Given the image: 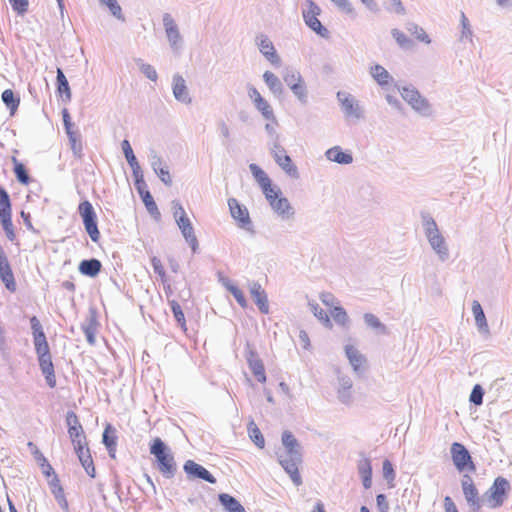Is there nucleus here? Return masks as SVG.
<instances>
[{"mask_svg":"<svg viewBox=\"0 0 512 512\" xmlns=\"http://www.w3.org/2000/svg\"><path fill=\"white\" fill-rule=\"evenodd\" d=\"M141 199H142L143 203L145 204L147 211L155 218H159L160 212L158 210V207H157L151 193L145 192L143 197H141Z\"/></svg>","mask_w":512,"mask_h":512,"instance_id":"49","label":"nucleus"},{"mask_svg":"<svg viewBox=\"0 0 512 512\" xmlns=\"http://www.w3.org/2000/svg\"><path fill=\"white\" fill-rule=\"evenodd\" d=\"M1 98L3 103L10 110L11 115H13L19 106V97H16L11 89H6L2 92Z\"/></svg>","mask_w":512,"mask_h":512,"instance_id":"35","label":"nucleus"},{"mask_svg":"<svg viewBox=\"0 0 512 512\" xmlns=\"http://www.w3.org/2000/svg\"><path fill=\"white\" fill-rule=\"evenodd\" d=\"M461 485L468 505L474 512H478L481 508V501L472 478L469 475H464L461 480Z\"/></svg>","mask_w":512,"mask_h":512,"instance_id":"15","label":"nucleus"},{"mask_svg":"<svg viewBox=\"0 0 512 512\" xmlns=\"http://www.w3.org/2000/svg\"><path fill=\"white\" fill-rule=\"evenodd\" d=\"M421 219L424 234L431 249L441 262H446L450 258L449 247L436 221L428 213H422Z\"/></svg>","mask_w":512,"mask_h":512,"instance_id":"2","label":"nucleus"},{"mask_svg":"<svg viewBox=\"0 0 512 512\" xmlns=\"http://www.w3.org/2000/svg\"><path fill=\"white\" fill-rule=\"evenodd\" d=\"M450 452L453 464L458 471H475V465L472 461L471 455L463 444L458 442L452 443Z\"/></svg>","mask_w":512,"mask_h":512,"instance_id":"10","label":"nucleus"},{"mask_svg":"<svg viewBox=\"0 0 512 512\" xmlns=\"http://www.w3.org/2000/svg\"><path fill=\"white\" fill-rule=\"evenodd\" d=\"M82 330L85 334L87 342L93 345L96 341L95 334L97 331V323L95 319L91 317L86 323L82 324Z\"/></svg>","mask_w":512,"mask_h":512,"instance_id":"40","label":"nucleus"},{"mask_svg":"<svg viewBox=\"0 0 512 512\" xmlns=\"http://www.w3.org/2000/svg\"><path fill=\"white\" fill-rule=\"evenodd\" d=\"M14 173L16 175L17 180L20 183L25 184V185H27L29 183L30 177L28 175V172H27L25 166L22 163H15Z\"/></svg>","mask_w":512,"mask_h":512,"instance_id":"54","label":"nucleus"},{"mask_svg":"<svg viewBox=\"0 0 512 512\" xmlns=\"http://www.w3.org/2000/svg\"><path fill=\"white\" fill-rule=\"evenodd\" d=\"M283 450L277 451L279 464L290 476L295 486L302 484V478L299 473V465L302 463L301 447L298 440L290 431L282 433Z\"/></svg>","mask_w":512,"mask_h":512,"instance_id":"1","label":"nucleus"},{"mask_svg":"<svg viewBox=\"0 0 512 512\" xmlns=\"http://www.w3.org/2000/svg\"><path fill=\"white\" fill-rule=\"evenodd\" d=\"M135 63L139 70L151 81H156L158 79V74L155 70V68L145 63L141 58H136Z\"/></svg>","mask_w":512,"mask_h":512,"instance_id":"42","label":"nucleus"},{"mask_svg":"<svg viewBox=\"0 0 512 512\" xmlns=\"http://www.w3.org/2000/svg\"><path fill=\"white\" fill-rule=\"evenodd\" d=\"M12 212L11 201L7 191L0 187V214Z\"/></svg>","mask_w":512,"mask_h":512,"instance_id":"53","label":"nucleus"},{"mask_svg":"<svg viewBox=\"0 0 512 512\" xmlns=\"http://www.w3.org/2000/svg\"><path fill=\"white\" fill-rule=\"evenodd\" d=\"M321 13L320 7L312 0H307V8L303 10L302 15L305 24L313 30L317 35L328 38L329 31L326 27L322 25L320 20L318 19L319 14Z\"/></svg>","mask_w":512,"mask_h":512,"instance_id":"8","label":"nucleus"},{"mask_svg":"<svg viewBox=\"0 0 512 512\" xmlns=\"http://www.w3.org/2000/svg\"><path fill=\"white\" fill-rule=\"evenodd\" d=\"M0 278L9 291H15L16 283L14 275L5 253L0 254Z\"/></svg>","mask_w":512,"mask_h":512,"instance_id":"22","label":"nucleus"},{"mask_svg":"<svg viewBox=\"0 0 512 512\" xmlns=\"http://www.w3.org/2000/svg\"><path fill=\"white\" fill-rule=\"evenodd\" d=\"M149 161H150L151 168L153 169L154 172H156L157 170H159L161 168L166 167L164 165V161H163L162 157L160 155H158V153L154 150H151L149 153Z\"/></svg>","mask_w":512,"mask_h":512,"instance_id":"59","label":"nucleus"},{"mask_svg":"<svg viewBox=\"0 0 512 512\" xmlns=\"http://www.w3.org/2000/svg\"><path fill=\"white\" fill-rule=\"evenodd\" d=\"M263 80L273 95H275L276 97H280L283 95V84L273 72L265 71L263 74Z\"/></svg>","mask_w":512,"mask_h":512,"instance_id":"29","label":"nucleus"},{"mask_svg":"<svg viewBox=\"0 0 512 512\" xmlns=\"http://www.w3.org/2000/svg\"><path fill=\"white\" fill-rule=\"evenodd\" d=\"M0 221L7 238L13 241L15 239V233L12 223V212L0 214Z\"/></svg>","mask_w":512,"mask_h":512,"instance_id":"39","label":"nucleus"},{"mask_svg":"<svg viewBox=\"0 0 512 512\" xmlns=\"http://www.w3.org/2000/svg\"><path fill=\"white\" fill-rule=\"evenodd\" d=\"M250 294L254 299L255 304L257 305L258 309L263 314L269 313V303H268V297L265 292V290L262 288L261 284L253 281L250 286Z\"/></svg>","mask_w":512,"mask_h":512,"instance_id":"18","label":"nucleus"},{"mask_svg":"<svg viewBox=\"0 0 512 512\" xmlns=\"http://www.w3.org/2000/svg\"><path fill=\"white\" fill-rule=\"evenodd\" d=\"M57 501V503L59 504V506L64 510V511H68L69 510V504H68V501L65 497V493H64V489L63 488H57L56 490H54V492L52 493Z\"/></svg>","mask_w":512,"mask_h":512,"instance_id":"60","label":"nucleus"},{"mask_svg":"<svg viewBox=\"0 0 512 512\" xmlns=\"http://www.w3.org/2000/svg\"><path fill=\"white\" fill-rule=\"evenodd\" d=\"M116 435L115 429L112 428L110 424H108L103 432L102 442L105 447L116 446Z\"/></svg>","mask_w":512,"mask_h":512,"instance_id":"52","label":"nucleus"},{"mask_svg":"<svg viewBox=\"0 0 512 512\" xmlns=\"http://www.w3.org/2000/svg\"><path fill=\"white\" fill-rule=\"evenodd\" d=\"M402 98L422 116L428 117L432 115V107L428 100L424 98L420 92L413 86H403L398 88Z\"/></svg>","mask_w":512,"mask_h":512,"instance_id":"5","label":"nucleus"},{"mask_svg":"<svg viewBox=\"0 0 512 512\" xmlns=\"http://www.w3.org/2000/svg\"><path fill=\"white\" fill-rule=\"evenodd\" d=\"M228 206L232 218L237 221L238 226L246 231L253 232L252 221L248 209L241 205L235 198L228 199Z\"/></svg>","mask_w":512,"mask_h":512,"instance_id":"11","label":"nucleus"},{"mask_svg":"<svg viewBox=\"0 0 512 512\" xmlns=\"http://www.w3.org/2000/svg\"><path fill=\"white\" fill-rule=\"evenodd\" d=\"M484 390L481 385L476 384L470 394L469 401L474 405H481L483 403Z\"/></svg>","mask_w":512,"mask_h":512,"instance_id":"57","label":"nucleus"},{"mask_svg":"<svg viewBox=\"0 0 512 512\" xmlns=\"http://www.w3.org/2000/svg\"><path fill=\"white\" fill-rule=\"evenodd\" d=\"M78 212L82 218L85 231L93 242H98L100 232L97 224V215L92 204L88 200L82 201L78 206Z\"/></svg>","mask_w":512,"mask_h":512,"instance_id":"6","label":"nucleus"},{"mask_svg":"<svg viewBox=\"0 0 512 512\" xmlns=\"http://www.w3.org/2000/svg\"><path fill=\"white\" fill-rule=\"evenodd\" d=\"M290 90L302 105H306L308 103V90L305 82L293 85L290 87Z\"/></svg>","mask_w":512,"mask_h":512,"instance_id":"46","label":"nucleus"},{"mask_svg":"<svg viewBox=\"0 0 512 512\" xmlns=\"http://www.w3.org/2000/svg\"><path fill=\"white\" fill-rule=\"evenodd\" d=\"M162 20L170 47L173 50H178L182 45V36L178 25L170 13H164Z\"/></svg>","mask_w":512,"mask_h":512,"instance_id":"13","label":"nucleus"},{"mask_svg":"<svg viewBox=\"0 0 512 512\" xmlns=\"http://www.w3.org/2000/svg\"><path fill=\"white\" fill-rule=\"evenodd\" d=\"M309 307L314 316L326 327L332 326L328 314L316 302H309Z\"/></svg>","mask_w":512,"mask_h":512,"instance_id":"44","label":"nucleus"},{"mask_svg":"<svg viewBox=\"0 0 512 512\" xmlns=\"http://www.w3.org/2000/svg\"><path fill=\"white\" fill-rule=\"evenodd\" d=\"M336 97L347 119L359 120L364 117V110L353 95L344 91H338Z\"/></svg>","mask_w":512,"mask_h":512,"instance_id":"9","label":"nucleus"},{"mask_svg":"<svg viewBox=\"0 0 512 512\" xmlns=\"http://www.w3.org/2000/svg\"><path fill=\"white\" fill-rule=\"evenodd\" d=\"M331 315L334 321L339 325H345L348 322V315L340 306H335L331 311Z\"/></svg>","mask_w":512,"mask_h":512,"instance_id":"55","label":"nucleus"},{"mask_svg":"<svg viewBox=\"0 0 512 512\" xmlns=\"http://www.w3.org/2000/svg\"><path fill=\"white\" fill-rule=\"evenodd\" d=\"M57 82V92L62 97L64 102H69L71 100V90L66 76L64 75L62 69L57 68L56 75Z\"/></svg>","mask_w":512,"mask_h":512,"instance_id":"32","label":"nucleus"},{"mask_svg":"<svg viewBox=\"0 0 512 512\" xmlns=\"http://www.w3.org/2000/svg\"><path fill=\"white\" fill-rule=\"evenodd\" d=\"M150 453L155 457L157 467L164 477L170 479L177 471V464L171 449L164 441L156 437L150 444Z\"/></svg>","mask_w":512,"mask_h":512,"instance_id":"3","label":"nucleus"},{"mask_svg":"<svg viewBox=\"0 0 512 512\" xmlns=\"http://www.w3.org/2000/svg\"><path fill=\"white\" fill-rule=\"evenodd\" d=\"M170 306H171V310L173 312L174 318L177 321V323L180 324L181 326H184L185 325V316H184V313L182 311L180 304L177 301L172 300V301H170Z\"/></svg>","mask_w":512,"mask_h":512,"instance_id":"58","label":"nucleus"},{"mask_svg":"<svg viewBox=\"0 0 512 512\" xmlns=\"http://www.w3.org/2000/svg\"><path fill=\"white\" fill-rule=\"evenodd\" d=\"M245 358L248 363V366L256 379L260 383H264L266 381V373L262 360L260 359L258 353L252 346L247 343L245 348Z\"/></svg>","mask_w":512,"mask_h":512,"instance_id":"12","label":"nucleus"},{"mask_svg":"<svg viewBox=\"0 0 512 512\" xmlns=\"http://www.w3.org/2000/svg\"><path fill=\"white\" fill-rule=\"evenodd\" d=\"M68 434L74 446L86 442V436L82 425L68 429Z\"/></svg>","mask_w":512,"mask_h":512,"instance_id":"48","label":"nucleus"},{"mask_svg":"<svg viewBox=\"0 0 512 512\" xmlns=\"http://www.w3.org/2000/svg\"><path fill=\"white\" fill-rule=\"evenodd\" d=\"M269 151L276 164L292 179L300 177L297 166L287 154L280 141L269 142Z\"/></svg>","mask_w":512,"mask_h":512,"instance_id":"4","label":"nucleus"},{"mask_svg":"<svg viewBox=\"0 0 512 512\" xmlns=\"http://www.w3.org/2000/svg\"><path fill=\"white\" fill-rule=\"evenodd\" d=\"M510 490V483L504 477H497L492 486L486 492V501L490 508L501 507Z\"/></svg>","mask_w":512,"mask_h":512,"instance_id":"7","label":"nucleus"},{"mask_svg":"<svg viewBox=\"0 0 512 512\" xmlns=\"http://www.w3.org/2000/svg\"><path fill=\"white\" fill-rule=\"evenodd\" d=\"M172 91L175 99L184 104L191 103V97L189 95L186 82L180 74H175L172 81Z\"/></svg>","mask_w":512,"mask_h":512,"instance_id":"21","label":"nucleus"},{"mask_svg":"<svg viewBox=\"0 0 512 512\" xmlns=\"http://www.w3.org/2000/svg\"><path fill=\"white\" fill-rule=\"evenodd\" d=\"M67 135L73 154L80 158L82 156V143L79 134L76 132H69Z\"/></svg>","mask_w":512,"mask_h":512,"instance_id":"51","label":"nucleus"},{"mask_svg":"<svg viewBox=\"0 0 512 512\" xmlns=\"http://www.w3.org/2000/svg\"><path fill=\"white\" fill-rule=\"evenodd\" d=\"M249 169L261 188L269 186V183H271L270 178L257 164H250Z\"/></svg>","mask_w":512,"mask_h":512,"instance_id":"37","label":"nucleus"},{"mask_svg":"<svg viewBox=\"0 0 512 512\" xmlns=\"http://www.w3.org/2000/svg\"><path fill=\"white\" fill-rule=\"evenodd\" d=\"M229 292L234 296V298L236 299L237 303L242 308H246L247 307L246 298H245L243 292L237 286L229 287Z\"/></svg>","mask_w":512,"mask_h":512,"instance_id":"64","label":"nucleus"},{"mask_svg":"<svg viewBox=\"0 0 512 512\" xmlns=\"http://www.w3.org/2000/svg\"><path fill=\"white\" fill-rule=\"evenodd\" d=\"M270 206L274 212L283 219H289L294 215V210L286 197L279 196L278 198L271 200Z\"/></svg>","mask_w":512,"mask_h":512,"instance_id":"26","label":"nucleus"},{"mask_svg":"<svg viewBox=\"0 0 512 512\" xmlns=\"http://www.w3.org/2000/svg\"><path fill=\"white\" fill-rule=\"evenodd\" d=\"M344 13L355 16V10L348 0H331Z\"/></svg>","mask_w":512,"mask_h":512,"instance_id":"62","label":"nucleus"},{"mask_svg":"<svg viewBox=\"0 0 512 512\" xmlns=\"http://www.w3.org/2000/svg\"><path fill=\"white\" fill-rule=\"evenodd\" d=\"M357 468L364 488L369 489L372 485V466L370 460L368 458H362L358 462Z\"/></svg>","mask_w":512,"mask_h":512,"instance_id":"31","label":"nucleus"},{"mask_svg":"<svg viewBox=\"0 0 512 512\" xmlns=\"http://www.w3.org/2000/svg\"><path fill=\"white\" fill-rule=\"evenodd\" d=\"M256 45L259 48L261 54L274 66L279 67L281 65V59L277 54V51L269 39L268 36L260 34L256 36Z\"/></svg>","mask_w":512,"mask_h":512,"instance_id":"14","label":"nucleus"},{"mask_svg":"<svg viewBox=\"0 0 512 512\" xmlns=\"http://www.w3.org/2000/svg\"><path fill=\"white\" fill-rule=\"evenodd\" d=\"M218 500L227 512H246L241 503L229 494H219Z\"/></svg>","mask_w":512,"mask_h":512,"instance_id":"33","label":"nucleus"},{"mask_svg":"<svg viewBox=\"0 0 512 512\" xmlns=\"http://www.w3.org/2000/svg\"><path fill=\"white\" fill-rule=\"evenodd\" d=\"M266 199L269 204H271V200L278 198L281 195V191L272 186V183H269V186H264L261 188Z\"/></svg>","mask_w":512,"mask_h":512,"instance_id":"63","label":"nucleus"},{"mask_svg":"<svg viewBox=\"0 0 512 512\" xmlns=\"http://www.w3.org/2000/svg\"><path fill=\"white\" fill-rule=\"evenodd\" d=\"M101 267L102 264L98 259L91 258L82 260L79 264L78 269L82 275L95 277L101 271Z\"/></svg>","mask_w":512,"mask_h":512,"instance_id":"27","label":"nucleus"},{"mask_svg":"<svg viewBox=\"0 0 512 512\" xmlns=\"http://www.w3.org/2000/svg\"><path fill=\"white\" fill-rule=\"evenodd\" d=\"M248 432L250 439L255 443L259 448H263L265 445L264 437L260 431V429L256 426V424L251 421L248 425Z\"/></svg>","mask_w":512,"mask_h":512,"instance_id":"43","label":"nucleus"},{"mask_svg":"<svg viewBox=\"0 0 512 512\" xmlns=\"http://www.w3.org/2000/svg\"><path fill=\"white\" fill-rule=\"evenodd\" d=\"M364 322L370 328L379 331L380 333H386V326L372 313H365Z\"/></svg>","mask_w":512,"mask_h":512,"instance_id":"47","label":"nucleus"},{"mask_svg":"<svg viewBox=\"0 0 512 512\" xmlns=\"http://www.w3.org/2000/svg\"><path fill=\"white\" fill-rule=\"evenodd\" d=\"M460 25H461L460 41L468 40L469 42H472L473 31H472L470 22L464 12H461V14H460Z\"/></svg>","mask_w":512,"mask_h":512,"instance_id":"41","label":"nucleus"},{"mask_svg":"<svg viewBox=\"0 0 512 512\" xmlns=\"http://www.w3.org/2000/svg\"><path fill=\"white\" fill-rule=\"evenodd\" d=\"M325 157L332 162L341 164V165H349L353 162V156L349 152H345L342 150L340 146H334L329 148L325 152Z\"/></svg>","mask_w":512,"mask_h":512,"instance_id":"24","label":"nucleus"},{"mask_svg":"<svg viewBox=\"0 0 512 512\" xmlns=\"http://www.w3.org/2000/svg\"><path fill=\"white\" fill-rule=\"evenodd\" d=\"M121 148H122L123 154H124L129 165L138 161L133 152L131 144L127 139H124L121 142Z\"/></svg>","mask_w":512,"mask_h":512,"instance_id":"56","label":"nucleus"},{"mask_svg":"<svg viewBox=\"0 0 512 512\" xmlns=\"http://www.w3.org/2000/svg\"><path fill=\"white\" fill-rule=\"evenodd\" d=\"M472 313L474 315L475 324L478 328V331L481 334L488 336L490 334V329H489V326H488V323L486 320V316L482 309V306L477 300H474L472 302Z\"/></svg>","mask_w":512,"mask_h":512,"instance_id":"25","label":"nucleus"},{"mask_svg":"<svg viewBox=\"0 0 512 512\" xmlns=\"http://www.w3.org/2000/svg\"><path fill=\"white\" fill-rule=\"evenodd\" d=\"M102 5H105L110 10L111 14L116 17L118 20L124 21V15L122 13V8L118 4L117 0H99Z\"/></svg>","mask_w":512,"mask_h":512,"instance_id":"50","label":"nucleus"},{"mask_svg":"<svg viewBox=\"0 0 512 512\" xmlns=\"http://www.w3.org/2000/svg\"><path fill=\"white\" fill-rule=\"evenodd\" d=\"M345 354L355 373H362L361 366L365 362L364 356L352 345L345 346Z\"/></svg>","mask_w":512,"mask_h":512,"instance_id":"28","label":"nucleus"},{"mask_svg":"<svg viewBox=\"0 0 512 512\" xmlns=\"http://www.w3.org/2000/svg\"><path fill=\"white\" fill-rule=\"evenodd\" d=\"M391 34H392V37L395 39V41L397 42V44L402 48V49H410L413 47V41L407 37L402 31H400L399 29H392L391 30Z\"/></svg>","mask_w":512,"mask_h":512,"instance_id":"45","label":"nucleus"},{"mask_svg":"<svg viewBox=\"0 0 512 512\" xmlns=\"http://www.w3.org/2000/svg\"><path fill=\"white\" fill-rule=\"evenodd\" d=\"M39 366L42 374L45 376L46 382L50 388L56 386V377L54 373V365L51 359V354L38 358Z\"/></svg>","mask_w":512,"mask_h":512,"instance_id":"23","label":"nucleus"},{"mask_svg":"<svg viewBox=\"0 0 512 512\" xmlns=\"http://www.w3.org/2000/svg\"><path fill=\"white\" fill-rule=\"evenodd\" d=\"M254 106L266 120L273 121L276 123L274 111L270 104L264 98H262L259 102H256Z\"/></svg>","mask_w":512,"mask_h":512,"instance_id":"38","label":"nucleus"},{"mask_svg":"<svg viewBox=\"0 0 512 512\" xmlns=\"http://www.w3.org/2000/svg\"><path fill=\"white\" fill-rule=\"evenodd\" d=\"M284 83L290 88L293 85H298L305 82L301 73L294 68H286L282 75Z\"/></svg>","mask_w":512,"mask_h":512,"instance_id":"34","label":"nucleus"},{"mask_svg":"<svg viewBox=\"0 0 512 512\" xmlns=\"http://www.w3.org/2000/svg\"><path fill=\"white\" fill-rule=\"evenodd\" d=\"M183 469L190 479H201L211 484L216 483V478L205 467L193 460H187Z\"/></svg>","mask_w":512,"mask_h":512,"instance_id":"16","label":"nucleus"},{"mask_svg":"<svg viewBox=\"0 0 512 512\" xmlns=\"http://www.w3.org/2000/svg\"><path fill=\"white\" fill-rule=\"evenodd\" d=\"M9 3L14 11L19 15H23L28 10V0H9Z\"/></svg>","mask_w":512,"mask_h":512,"instance_id":"61","label":"nucleus"},{"mask_svg":"<svg viewBox=\"0 0 512 512\" xmlns=\"http://www.w3.org/2000/svg\"><path fill=\"white\" fill-rule=\"evenodd\" d=\"M75 453L78 456V459L80 463L82 464L83 468L85 469L86 473L94 478L95 477V467L94 463L89 451V448L87 447V443L84 442L83 444L74 446Z\"/></svg>","mask_w":512,"mask_h":512,"instance_id":"20","label":"nucleus"},{"mask_svg":"<svg viewBox=\"0 0 512 512\" xmlns=\"http://www.w3.org/2000/svg\"><path fill=\"white\" fill-rule=\"evenodd\" d=\"M370 74L372 78L380 85L381 87H385L393 82V77L390 73L379 64H376L370 68Z\"/></svg>","mask_w":512,"mask_h":512,"instance_id":"30","label":"nucleus"},{"mask_svg":"<svg viewBox=\"0 0 512 512\" xmlns=\"http://www.w3.org/2000/svg\"><path fill=\"white\" fill-rule=\"evenodd\" d=\"M184 239L191 247L193 253H196L199 247L198 239L195 235L194 228L192 226V223L190 219L187 218H180L178 222H176Z\"/></svg>","mask_w":512,"mask_h":512,"instance_id":"19","label":"nucleus"},{"mask_svg":"<svg viewBox=\"0 0 512 512\" xmlns=\"http://www.w3.org/2000/svg\"><path fill=\"white\" fill-rule=\"evenodd\" d=\"M406 30L410 34L415 36V38L417 40H419L420 42H423L425 44H430L431 43V39H430L429 35L418 24L413 23V22H409V23L406 24Z\"/></svg>","mask_w":512,"mask_h":512,"instance_id":"36","label":"nucleus"},{"mask_svg":"<svg viewBox=\"0 0 512 512\" xmlns=\"http://www.w3.org/2000/svg\"><path fill=\"white\" fill-rule=\"evenodd\" d=\"M352 380L349 376L338 374L337 398L344 405H351L353 402Z\"/></svg>","mask_w":512,"mask_h":512,"instance_id":"17","label":"nucleus"}]
</instances>
